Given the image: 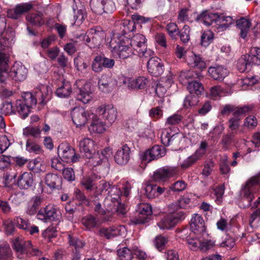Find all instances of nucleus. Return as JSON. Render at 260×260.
Returning a JSON list of instances; mask_svg holds the SVG:
<instances>
[{
    "instance_id": "f257e3e1",
    "label": "nucleus",
    "mask_w": 260,
    "mask_h": 260,
    "mask_svg": "<svg viewBox=\"0 0 260 260\" xmlns=\"http://www.w3.org/2000/svg\"><path fill=\"white\" fill-rule=\"evenodd\" d=\"M52 90L46 85H40L36 89L34 93L26 92L22 94V99L16 101L15 107L22 118L28 116L30 108L36 105L38 103L43 106L49 101L51 96Z\"/></svg>"
},
{
    "instance_id": "f03ea898",
    "label": "nucleus",
    "mask_w": 260,
    "mask_h": 260,
    "mask_svg": "<svg viewBox=\"0 0 260 260\" xmlns=\"http://www.w3.org/2000/svg\"><path fill=\"white\" fill-rule=\"evenodd\" d=\"M130 46L129 39L118 34L114 35L109 42L112 54L120 59L126 58L135 53Z\"/></svg>"
},
{
    "instance_id": "7ed1b4c3",
    "label": "nucleus",
    "mask_w": 260,
    "mask_h": 260,
    "mask_svg": "<svg viewBox=\"0 0 260 260\" xmlns=\"http://www.w3.org/2000/svg\"><path fill=\"white\" fill-rule=\"evenodd\" d=\"M106 37L105 32L100 26L88 30L86 34H80L76 38L84 42L90 48L99 47Z\"/></svg>"
},
{
    "instance_id": "20e7f679",
    "label": "nucleus",
    "mask_w": 260,
    "mask_h": 260,
    "mask_svg": "<svg viewBox=\"0 0 260 260\" xmlns=\"http://www.w3.org/2000/svg\"><path fill=\"white\" fill-rule=\"evenodd\" d=\"M18 258H23L27 254L34 256L41 255L42 252L35 247L30 241H24L22 239L16 238L13 242Z\"/></svg>"
},
{
    "instance_id": "39448f33",
    "label": "nucleus",
    "mask_w": 260,
    "mask_h": 260,
    "mask_svg": "<svg viewBox=\"0 0 260 260\" xmlns=\"http://www.w3.org/2000/svg\"><path fill=\"white\" fill-rule=\"evenodd\" d=\"M37 218L44 222L59 220L61 217L60 211L53 205L41 208L37 214Z\"/></svg>"
},
{
    "instance_id": "423d86ee",
    "label": "nucleus",
    "mask_w": 260,
    "mask_h": 260,
    "mask_svg": "<svg viewBox=\"0 0 260 260\" xmlns=\"http://www.w3.org/2000/svg\"><path fill=\"white\" fill-rule=\"evenodd\" d=\"M6 28V18L0 15V44L4 47H12L14 43L15 32L11 28Z\"/></svg>"
},
{
    "instance_id": "0eeeda50",
    "label": "nucleus",
    "mask_w": 260,
    "mask_h": 260,
    "mask_svg": "<svg viewBox=\"0 0 260 260\" xmlns=\"http://www.w3.org/2000/svg\"><path fill=\"white\" fill-rule=\"evenodd\" d=\"M179 170L177 167H166L159 168L154 172L152 178L156 182L165 183L170 178L177 176Z\"/></svg>"
},
{
    "instance_id": "6e6552de",
    "label": "nucleus",
    "mask_w": 260,
    "mask_h": 260,
    "mask_svg": "<svg viewBox=\"0 0 260 260\" xmlns=\"http://www.w3.org/2000/svg\"><path fill=\"white\" fill-rule=\"evenodd\" d=\"M112 156V149L109 147L105 148L100 152L91 153V157H87L89 159V163L93 167L103 165V167L108 168L109 164L108 158Z\"/></svg>"
},
{
    "instance_id": "1a4fd4ad",
    "label": "nucleus",
    "mask_w": 260,
    "mask_h": 260,
    "mask_svg": "<svg viewBox=\"0 0 260 260\" xmlns=\"http://www.w3.org/2000/svg\"><path fill=\"white\" fill-rule=\"evenodd\" d=\"M90 6L92 12L98 15L112 13L115 10L112 0H90Z\"/></svg>"
},
{
    "instance_id": "9d476101",
    "label": "nucleus",
    "mask_w": 260,
    "mask_h": 260,
    "mask_svg": "<svg viewBox=\"0 0 260 260\" xmlns=\"http://www.w3.org/2000/svg\"><path fill=\"white\" fill-rule=\"evenodd\" d=\"M260 172L251 177L246 182L243 188L244 198L246 199L249 203L254 199V193L260 189Z\"/></svg>"
},
{
    "instance_id": "9b49d317",
    "label": "nucleus",
    "mask_w": 260,
    "mask_h": 260,
    "mask_svg": "<svg viewBox=\"0 0 260 260\" xmlns=\"http://www.w3.org/2000/svg\"><path fill=\"white\" fill-rule=\"evenodd\" d=\"M253 109L252 105L244 106L242 107L241 109L237 110L233 113V116L230 118L228 121V127L230 132H232L233 134H237L240 124V116L251 111Z\"/></svg>"
},
{
    "instance_id": "f8f14e48",
    "label": "nucleus",
    "mask_w": 260,
    "mask_h": 260,
    "mask_svg": "<svg viewBox=\"0 0 260 260\" xmlns=\"http://www.w3.org/2000/svg\"><path fill=\"white\" fill-rule=\"evenodd\" d=\"M57 153L62 160L76 162L79 161L80 156L75 153L74 149L69 144L62 143L58 147Z\"/></svg>"
},
{
    "instance_id": "ddd939ff",
    "label": "nucleus",
    "mask_w": 260,
    "mask_h": 260,
    "mask_svg": "<svg viewBox=\"0 0 260 260\" xmlns=\"http://www.w3.org/2000/svg\"><path fill=\"white\" fill-rule=\"evenodd\" d=\"M207 147V142L205 141H202L200 144L199 148L196 152L184 159L182 162H180V167L183 169H187L197 161L201 159L205 155Z\"/></svg>"
},
{
    "instance_id": "4468645a",
    "label": "nucleus",
    "mask_w": 260,
    "mask_h": 260,
    "mask_svg": "<svg viewBox=\"0 0 260 260\" xmlns=\"http://www.w3.org/2000/svg\"><path fill=\"white\" fill-rule=\"evenodd\" d=\"M77 90V99L83 104H87L92 98V93L90 91V85L88 83L84 84L82 80L77 81L74 84Z\"/></svg>"
},
{
    "instance_id": "2eb2a0df",
    "label": "nucleus",
    "mask_w": 260,
    "mask_h": 260,
    "mask_svg": "<svg viewBox=\"0 0 260 260\" xmlns=\"http://www.w3.org/2000/svg\"><path fill=\"white\" fill-rule=\"evenodd\" d=\"M137 211L139 213L138 217L131 220V222L134 224L146 223L147 222L148 216H150L152 213L151 205L145 203L138 205Z\"/></svg>"
},
{
    "instance_id": "dca6fc26",
    "label": "nucleus",
    "mask_w": 260,
    "mask_h": 260,
    "mask_svg": "<svg viewBox=\"0 0 260 260\" xmlns=\"http://www.w3.org/2000/svg\"><path fill=\"white\" fill-rule=\"evenodd\" d=\"M171 214L162 218L157 223V225L161 230H169L174 226L177 222L184 218V213L170 212Z\"/></svg>"
},
{
    "instance_id": "f3484780",
    "label": "nucleus",
    "mask_w": 260,
    "mask_h": 260,
    "mask_svg": "<svg viewBox=\"0 0 260 260\" xmlns=\"http://www.w3.org/2000/svg\"><path fill=\"white\" fill-rule=\"evenodd\" d=\"M96 113L101 116L109 124L113 123L117 118L116 109L112 105H101L97 108Z\"/></svg>"
},
{
    "instance_id": "a211bd4d",
    "label": "nucleus",
    "mask_w": 260,
    "mask_h": 260,
    "mask_svg": "<svg viewBox=\"0 0 260 260\" xmlns=\"http://www.w3.org/2000/svg\"><path fill=\"white\" fill-rule=\"evenodd\" d=\"M73 122L77 127L85 125L89 117V112L82 107H75L71 112Z\"/></svg>"
},
{
    "instance_id": "6ab92c4d",
    "label": "nucleus",
    "mask_w": 260,
    "mask_h": 260,
    "mask_svg": "<svg viewBox=\"0 0 260 260\" xmlns=\"http://www.w3.org/2000/svg\"><path fill=\"white\" fill-rule=\"evenodd\" d=\"M166 154V149L163 146L154 145L146 151L142 155V159L147 162L157 159Z\"/></svg>"
},
{
    "instance_id": "aec40b11",
    "label": "nucleus",
    "mask_w": 260,
    "mask_h": 260,
    "mask_svg": "<svg viewBox=\"0 0 260 260\" xmlns=\"http://www.w3.org/2000/svg\"><path fill=\"white\" fill-rule=\"evenodd\" d=\"M27 75V69L21 62H15L10 69V78L16 81L24 80Z\"/></svg>"
},
{
    "instance_id": "412c9836",
    "label": "nucleus",
    "mask_w": 260,
    "mask_h": 260,
    "mask_svg": "<svg viewBox=\"0 0 260 260\" xmlns=\"http://www.w3.org/2000/svg\"><path fill=\"white\" fill-rule=\"evenodd\" d=\"M126 229L123 225L112 226L109 228H102L99 231V235L107 239H111L116 236H122L125 234Z\"/></svg>"
},
{
    "instance_id": "4be33fe9",
    "label": "nucleus",
    "mask_w": 260,
    "mask_h": 260,
    "mask_svg": "<svg viewBox=\"0 0 260 260\" xmlns=\"http://www.w3.org/2000/svg\"><path fill=\"white\" fill-rule=\"evenodd\" d=\"M147 70L154 76H158L164 72V66L161 60L156 56L152 57L147 61Z\"/></svg>"
},
{
    "instance_id": "5701e85b",
    "label": "nucleus",
    "mask_w": 260,
    "mask_h": 260,
    "mask_svg": "<svg viewBox=\"0 0 260 260\" xmlns=\"http://www.w3.org/2000/svg\"><path fill=\"white\" fill-rule=\"evenodd\" d=\"M190 229L194 234H205L204 221L202 217L198 214H194L190 221Z\"/></svg>"
},
{
    "instance_id": "b1692460",
    "label": "nucleus",
    "mask_w": 260,
    "mask_h": 260,
    "mask_svg": "<svg viewBox=\"0 0 260 260\" xmlns=\"http://www.w3.org/2000/svg\"><path fill=\"white\" fill-rule=\"evenodd\" d=\"M129 147L127 144L123 145L117 151L114 155L115 162L118 165H125L129 160Z\"/></svg>"
},
{
    "instance_id": "393cba45",
    "label": "nucleus",
    "mask_w": 260,
    "mask_h": 260,
    "mask_svg": "<svg viewBox=\"0 0 260 260\" xmlns=\"http://www.w3.org/2000/svg\"><path fill=\"white\" fill-rule=\"evenodd\" d=\"M130 45L133 51H141V49H145L146 46V39L145 37L142 34H136L134 35L131 39H129Z\"/></svg>"
},
{
    "instance_id": "a878e982",
    "label": "nucleus",
    "mask_w": 260,
    "mask_h": 260,
    "mask_svg": "<svg viewBox=\"0 0 260 260\" xmlns=\"http://www.w3.org/2000/svg\"><path fill=\"white\" fill-rule=\"evenodd\" d=\"M208 73L215 80L222 81L229 74V70L222 66L211 67L208 69Z\"/></svg>"
},
{
    "instance_id": "bb28decb",
    "label": "nucleus",
    "mask_w": 260,
    "mask_h": 260,
    "mask_svg": "<svg viewBox=\"0 0 260 260\" xmlns=\"http://www.w3.org/2000/svg\"><path fill=\"white\" fill-rule=\"evenodd\" d=\"M94 145V143L91 139H83L79 144L80 152L85 157H91Z\"/></svg>"
},
{
    "instance_id": "cd10ccee",
    "label": "nucleus",
    "mask_w": 260,
    "mask_h": 260,
    "mask_svg": "<svg viewBox=\"0 0 260 260\" xmlns=\"http://www.w3.org/2000/svg\"><path fill=\"white\" fill-rule=\"evenodd\" d=\"M218 18V14L217 13H212L208 11H205L202 12L200 15L197 17V20L209 26L212 25L213 22L216 23Z\"/></svg>"
},
{
    "instance_id": "c85d7f7f",
    "label": "nucleus",
    "mask_w": 260,
    "mask_h": 260,
    "mask_svg": "<svg viewBox=\"0 0 260 260\" xmlns=\"http://www.w3.org/2000/svg\"><path fill=\"white\" fill-rule=\"evenodd\" d=\"M145 190L147 198L152 199L162 194L165 192L166 188L156 184L148 183L146 185Z\"/></svg>"
},
{
    "instance_id": "c756f323",
    "label": "nucleus",
    "mask_w": 260,
    "mask_h": 260,
    "mask_svg": "<svg viewBox=\"0 0 260 260\" xmlns=\"http://www.w3.org/2000/svg\"><path fill=\"white\" fill-rule=\"evenodd\" d=\"M32 8V5L29 3H22L17 5L14 11L10 10L8 13L9 17L17 19L20 15L28 12Z\"/></svg>"
},
{
    "instance_id": "7c9ffc66",
    "label": "nucleus",
    "mask_w": 260,
    "mask_h": 260,
    "mask_svg": "<svg viewBox=\"0 0 260 260\" xmlns=\"http://www.w3.org/2000/svg\"><path fill=\"white\" fill-rule=\"evenodd\" d=\"M115 84V81L108 75H103L98 83L99 89L105 92L111 90Z\"/></svg>"
},
{
    "instance_id": "2f4dec72",
    "label": "nucleus",
    "mask_w": 260,
    "mask_h": 260,
    "mask_svg": "<svg viewBox=\"0 0 260 260\" xmlns=\"http://www.w3.org/2000/svg\"><path fill=\"white\" fill-rule=\"evenodd\" d=\"M33 175L30 172H25L20 175L17 180V185L21 189H27L33 184Z\"/></svg>"
},
{
    "instance_id": "473e14b6",
    "label": "nucleus",
    "mask_w": 260,
    "mask_h": 260,
    "mask_svg": "<svg viewBox=\"0 0 260 260\" xmlns=\"http://www.w3.org/2000/svg\"><path fill=\"white\" fill-rule=\"evenodd\" d=\"M61 182V178L56 174L53 173L47 174L45 178L46 184L51 189H60Z\"/></svg>"
},
{
    "instance_id": "72a5a7b5",
    "label": "nucleus",
    "mask_w": 260,
    "mask_h": 260,
    "mask_svg": "<svg viewBox=\"0 0 260 260\" xmlns=\"http://www.w3.org/2000/svg\"><path fill=\"white\" fill-rule=\"evenodd\" d=\"M186 61L188 64L192 67L201 70L204 69L206 67V63L200 56L197 55L192 52L186 57Z\"/></svg>"
},
{
    "instance_id": "f704fd0d",
    "label": "nucleus",
    "mask_w": 260,
    "mask_h": 260,
    "mask_svg": "<svg viewBox=\"0 0 260 260\" xmlns=\"http://www.w3.org/2000/svg\"><path fill=\"white\" fill-rule=\"evenodd\" d=\"M247 59V61L251 66L260 64V48L258 47H252L250 49L249 53L244 55Z\"/></svg>"
},
{
    "instance_id": "c9c22d12",
    "label": "nucleus",
    "mask_w": 260,
    "mask_h": 260,
    "mask_svg": "<svg viewBox=\"0 0 260 260\" xmlns=\"http://www.w3.org/2000/svg\"><path fill=\"white\" fill-rule=\"evenodd\" d=\"M128 86L133 89H143L149 83L148 79L141 76L137 78H129L127 80Z\"/></svg>"
},
{
    "instance_id": "e433bc0d",
    "label": "nucleus",
    "mask_w": 260,
    "mask_h": 260,
    "mask_svg": "<svg viewBox=\"0 0 260 260\" xmlns=\"http://www.w3.org/2000/svg\"><path fill=\"white\" fill-rule=\"evenodd\" d=\"M27 21L31 25L40 27L44 24L45 21L41 12L31 13L26 16Z\"/></svg>"
},
{
    "instance_id": "4c0bfd02",
    "label": "nucleus",
    "mask_w": 260,
    "mask_h": 260,
    "mask_svg": "<svg viewBox=\"0 0 260 260\" xmlns=\"http://www.w3.org/2000/svg\"><path fill=\"white\" fill-rule=\"evenodd\" d=\"M200 235L193 233L186 238V243L189 248L191 250L196 251L200 249V244H201V237Z\"/></svg>"
},
{
    "instance_id": "58836bf2",
    "label": "nucleus",
    "mask_w": 260,
    "mask_h": 260,
    "mask_svg": "<svg viewBox=\"0 0 260 260\" xmlns=\"http://www.w3.org/2000/svg\"><path fill=\"white\" fill-rule=\"evenodd\" d=\"M236 25L240 30V36L243 39L245 38L251 26L250 21L245 18H241L236 21Z\"/></svg>"
},
{
    "instance_id": "ea45409f",
    "label": "nucleus",
    "mask_w": 260,
    "mask_h": 260,
    "mask_svg": "<svg viewBox=\"0 0 260 260\" xmlns=\"http://www.w3.org/2000/svg\"><path fill=\"white\" fill-rule=\"evenodd\" d=\"M72 92V88L70 82L63 81L61 86L59 87L56 91L57 96L61 98L69 97Z\"/></svg>"
},
{
    "instance_id": "a19ab883",
    "label": "nucleus",
    "mask_w": 260,
    "mask_h": 260,
    "mask_svg": "<svg viewBox=\"0 0 260 260\" xmlns=\"http://www.w3.org/2000/svg\"><path fill=\"white\" fill-rule=\"evenodd\" d=\"M234 19L231 16L218 15L216 22L217 28L221 31L225 30L234 23Z\"/></svg>"
},
{
    "instance_id": "79ce46f5",
    "label": "nucleus",
    "mask_w": 260,
    "mask_h": 260,
    "mask_svg": "<svg viewBox=\"0 0 260 260\" xmlns=\"http://www.w3.org/2000/svg\"><path fill=\"white\" fill-rule=\"evenodd\" d=\"M190 200L187 197L181 198L178 202L173 203L169 206L170 212H174L180 208H186L190 203Z\"/></svg>"
},
{
    "instance_id": "37998d69",
    "label": "nucleus",
    "mask_w": 260,
    "mask_h": 260,
    "mask_svg": "<svg viewBox=\"0 0 260 260\" xmlns=\"http://www.w3.org/2000/svg\"><path fill=\"white\" fill-rule=\"evenodd\" d=\"M187 88L190 94H195L197 96L201 94L204 90L201 83L194 81L188 82Z\"/></svg>"
},
{
    "instance_id": "c03bdc74",
    "label": "nucleus",
    "mask_w": 260,
    "mask_h": 260,
    "mask_svg": "<svg viewBox=\"0 0 260 260\" xmlns=\"http://www.w3.org/2000/svg\"><path fill=\"white\" fill-rule=\"evenodd\" d=\"M100 189L101 190V193H105V194L112 195V192H118V189L114 186L111 185L108 182L102 181L99 186Z\"/></svg>"
},
{
    "instance_id": "a18cd8bd",
    "label": "nucleus",
    "mask_w": 260,
    "mask_h": 260,
    "mask_svg": "<svg viewBox=\"0 0 260 260\" xmlns=\"http://www.w3.org/2000/svg\"><path fill=\"white\" fill-rule=\"evenodd\" d=\"M89 129L94 133L101 134L106 130V126L103 121L98 119L93 121Z\"/></svg>"
},
{
    "instance_id": "49530a36",
    "label": "nucleus",
    "mask_w": 260,
    "mask_h": 260,
    "mask_svg": "<svg viewBox=\"0 0 260 260\" xmlns=\"http://www.w3.org/2000/svg\"><path fill=\"white\" fill-rule=\"evenodd\" d=\"M11 250L8 244L5 243L0 245V259L2 260H11Z\"/></svg>"
},
{
    "instance_id": "de8ad7c7",
    "label": "nucleus",
    "mask_w": 260,
    "mask_h": 260,
    "mask_svg": "<svg viewBox=\"0 0 260 260\" xmlns=\"http://www.w3.org/2000/svg\"><path fill=\"white\" fill-rule=\"evenodd\" d=\"M26 150L30 153L39 154L41 152V146L30 139H28L26 143Z\"/></svg>"
},
{
    "instance_id": "09e8293b",
    "label": "nucleus",
    "mask_w": 260,
    "mask_h": 260,
    "mask_svg": "<svg viewBox=\"0 0 260 260\" xmlns=\"http://www.w3.org/2000/svg\"><path fill=\"white\" fill-rule=\"evenodd\" d=\"M91 67L92 71L95 73L102 72L104 68L102 56L100 55L95 56L92 61Z\"/></svg>"
},
{
    "instance_id": "8fccbe9b",
    "label": "nucleus",
    "mask_w": 260,
    "mask_h": 260,
    "mask_svg": "<svg viewBox=\"0 0 260 260\" xmlns=\"http://www.w3.org/2000/svg\"><path fill=\"white\" fill-rule=\"evenodd\" d=\"M41 131L36 127H26L23 130V134L25 136H31L34 138L40 137Z\"/></svg>"
},
{
    "instance_id": "3c124183",
    "label": "nucleus",
    "mask_w": 260,
    "mask_h": 260,
    "mask_svg": "<svg viewBox=\"0 0 260 260\" xmlns=\"http://www.w3.org/2000/svg\"><path fill=\"white\" fill-rule=\"evenodd\" d=\"M213 35L210 30L204 31L201 36V44L204 47L208 46L212 42Z\"/></svg>"
},
{
    "instance_id": "603ef678",
    "label": "nucleus",
    "mask_w": 260,
    "mask_h": 260,
    "mask_svg": "<svg viewBox=\"0 0 260 260\" xmlns=\"http://www.w3.org/2000/svg\"><path fill=\"white\" fill-rule=\"evenodd\" d=\"M198 102V96L191 94L186 96L184 101L183 105L186 108H189L197 105Z\"/></svg>"
},
{
    "instance_id": "864d4df0",
    "label": "nucleus",
    "mask_w": 260,
    "mask_h": 260,
    "mask_svg": "<svg viewBox=\"0 0 260 260\" xmlns=\"http://www.w3.org/2000/svg\"><path fill=\"white\" fill-rule=\"evenodd\" d=\"M117 254L120 260H132L133 258L131 251L127 247L118 249Z\"/></svg>"
},
{
    "instance_id": "5fc2aeb1",
    "label": "nucleus",
    "mask_w": 260,
    "mask_h": 260,
    "mask_svg": "<svg viewBox=\"0 0 260 260\" xmlns=\"http://www.w3.org/2000/svg\"><path fill=\"white\" fill-rule=\"evenodd\" d=\"M9 200L14 205L18 206L21 203L25 201V196L23 192H19L17 193L12 195L9 198Z\"/></svg>"
},
{
    "instance_id": "6e6d98bb",
    "label": "nucleus",
    "mask_w": 260,
    "mask_h": 260,
    "mask_svg": "<svg viewBox=\"0 0 260 260\" xmlns=\"http://www.w3.org/2000/svg\"><path fill=\"white\" fill-rule=\"evenodd\" d=\"M74 197L81 205H88L89 204L88 199L85 197L84 194L78 188L75 189L74 191Z\"/></svg>"
},
{
    "instance_id": "4d7b16f0",
    "label": "nucleus",
    "mask_w": 260,
    "mask_h": 260,
    "mask_svg": "<svg viewBox=\"0 0 260 260\" xmlns=\"http://www.w3.org/2000/svg\"><path fill=\"white\" fill-rule=\"evenodd\" d=\"M187 186V184L183 180H179L172 184L170 189L173 191L180 192L184 190Z\"/></svg>"
},
{
    "instance_id": "13d9d810",
    "label": "nucleus",
    "mask_w": 260,
    "mask_h": 260,
    "mask_svg": "<svg viewBox=\"0 0 260 260\" xmlns=\"http://www.w3.org/2000/svg\"><path fill=\"white\" fill-rule=\"evenodd\" d=\"M149 115L151 118L155 120L160 118L163 115L161 107L157 106L150 109L149 112Z\"/></svg>"
},
{
    "instance_id": "bf43d9fd",
    "label": "nucleus",
    "mask_w": 260,
    "mask_h": 260,
    "mask_svg": "<svg viewBox=\"0 0 260 260\" xmlns=\"http://www.w3.org/2000/svg\"><path fill=\"white\" fill-rule=\"evenodd\" d=\"M183 117L181 115L178 114H174L166 119V125H176L179 124L182 120Z\"/></svg>"
},
{
    "instance_id": "052dcab7",
    "label": "nucleus",
    "mask_w": 260,
    "mask_h": 260,
    "mask_svg": "<svg viewBox=\"0 0 260 260\" xmlns=\"http://www.w3.org/2000/svg\"><path fill=\"white\" fill-rule=\"evenodd\" d=\"M251 66V64L247 61V59L245 55L241 56L237 62L238 70L241 73L245 72L248 67Z\"/></svg>"
},
{
    "instance_id": "680f3d73",
    "label": "nucleus",
    "mask_w": 260,
    "mask_h": 260,
    "mask_svg": "<svg viewBox=\"0 0 260 260\" xmlns=\"http://www.w3.org/2000/svg\"><path fill=\"white\" fill-rule=\"evenodd\" d=\"M167 30L170 36L173 39L176 38L179 34V29L174 23H170L167 26Z\"/></svg>"
},
{
    "instance_id": "e2e57ef3",
    "label": "nucleus",
    "mask_w": 260,
    "mask_h": 260,
    "mask_svg": "<svg viewBox=\"0 0 260 260\" xmlns=\"http://www.w3.org/2000/svg\"><path fill=\"white\" fill-rule=\"evenodd\" d=\"M82 223L88 229L94 228L96 224L95 218L92 216L84 217L82 220Z\"/></svg>"
},
{
    "instance_id": "0e129e2a",
    "label": "nucleus",
    "mask_w": 260,
    "mask_h": 260,
    "mask_svg": "<svg viewBox=\"0 0 260 260\" xmlns=\"http://www.w3.org/2000/svg\"><path fill=\"white\" fill-rule=\"evenodd\" d=\"M224 187L223 185L219 186L215 188L212 192L216 198L215 201L217 204L221 203L222 196L224 193Z\"/></svg>"
},
{
    "instance_id": "69168bd1",
    "label": "nucleus",
    "mask_w": 260,
    "mask_h": 260,
    "mask_svg": "<svg viewBox=\"0 0 260 260\" xmlns=\"http://www.w3.org/2000/svg\"><path fill=\"white\" fill-rule=\"evenodd\" d=\"M2 113L5 115H10L14 113V109L11 102H5L3 103L1 108Z\"/></svg>"
},
{
    "instance_id": "338daca9",
    "label": "nucleus",
    "mask_w": 260,
    "mask_h": 260,
    "mask_svg": "<svg viewBox=\"0 0 260 260\" xmlns=\"http://www.w3.org/2000/svg\"><path fill=\"white\" fill-rule=\"evenodd\" d=\"M167 242V239L166 237L161 235L156 237L154 244L155 247L159 251L162 249L163 247Z\"/></svg>"
},
{
    "instance_id": "774afa93",
    "label": "nucleus",
    "mask_w": 260,
    "mask_h": 260,
    "mask_svg": "<svg viewBox=\"0 0 260 260\" xmlns=\"http://www.w3.org/2000/svg\"><path fill=\"white\" fill-rule=\"evenodd\" d=\"M260 221V208L254 210L250 215L249 223L252 227L254 222H258Z\"/></svg>"
}]
</instances>
